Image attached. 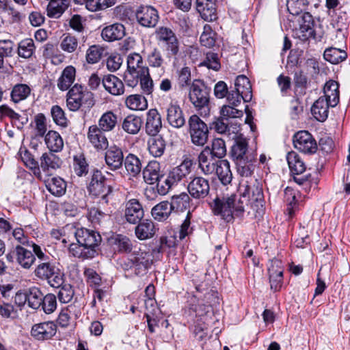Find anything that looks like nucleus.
I'll return each instance as SVG.
<instances>
[{
  "label": "nucleus",
  "mask_w": 350,
  "mask_h": 350,
  "mask_svg": "<svg viewBox=\"0 0 350 350\" xmlns=\"http://www.w3.org/2000/svg\"><path fill=\"white\" fill-rule=\"evenodd\" d=\"M234 140L231 147V156L236 164L238 174L243 177L251 176L256 161V151L248 146V139L241 134L232 136Z\"/></svg>",
  "instance_id": "f257e3e1"
},
{
  "label": "nucleus",
  "mask_w": 350,
  "mask_h": 350,
  "mask_svg": "<svg viewBox=\"0 0 350 350\" xmlns=\"http://www.w3.org/2000/svg\"><path fill=\"white\" fill-rule=\"evenodd\" d=\"M76 243L69 247L70 254L81 259L92 258L98 254V247L101 242L99 233L85 228H77L75 232Z\"/></svg>",
  "instance_id": "f03ea898"
},
{
  "label": "nucleus",
  "mask_w": 350,
  "mask_h": 350,
  "mask_svg": "<svg viewBox=\"0 0 350 350\" xmlns=\"http://www.w3.org/2000/svg\"><path fill=\"white\" fill-rule=\"evenodd\" d=\"M152 264V255L144 248L134 247L126 261L122 265L125 271H131L136 275H143Z\"/></svg>",
  "instance_id": "7ed1b4c3"
},
{
  "label": "nucleus",
  "mask_w": 350,
  "mask_h": 350,
  "mask_svg": "<svg viewBox=\"0 0 350 350\" xmlns=\"http://www.w3.org/2000/svg\"><path fill=\"white\" fill-rule=\"evenodd\" d=\"M201 296L198 295H189L187 297L185 312L189 315L202 317L208 312L209 306L219 304L217 293L209 291L204 295V304H199V299Z\"/></svg>",
  "instance_id": "20e7f679"
},
{
  "label": "nucleus",
  "mask_w": 350,
  "mask_h": 350,
  "mask_svg": "<svg viewBox=\"0 0 350 350\" xmlns=\"http://www.w3.org/2000/svg\"><path fill=\"white\" fill-rule=\"evenodd\" d=\"M33 274L41 280H46L52 287H59L64 282V274L51 260L38 262Z\"/></svg>",
  "instance_id": "39448f33"
},
{
  "label": "nucleus",
  "mask_w": 350,
  "mask_h": 350,
  "mask_svg": "<svg viewBox=\"0 0 350 350\" xmlns=\"http://www.w3.org/2000/svg\"><path fill=\"white\" fill-rule=\"evenodd\" d=\"M188 132L192 144L197 146H203L208 139V128L200 118L194 114L188 120Z\"/></svg>",
  "instance_id": "423d86ee"
},
{
  "label": "nucleus",
  "mask_w": 350,
  "mask_h": 350,
  "mask_svg": "<svg viewBox=\"0 0 350 350\" xmlns=\"http://www.w3.org/2000/svg\"><path fill=\"white\" fill-rule=\"evenodd\" d=\"M88 191L91 195L100 197L105 203H107L108 197L112 192V188L107 183V179L101 172L95 170L92 174Z\"/></svg>",
  "instance_id": "0eeeda50"
},
{
  "label": "nucleus",
  "mask_w": 350,
  "mask_h": 350,
  "mask_svg": "<svg viewBox=\"0 0 350 350\" xmlns=\"http://www.w3.org/2000/svg\"><path fill=\"white\" fill-rule=\"evenodd\" d=\"M157 40L165 44L168 56H176L179 52V42L174 31L167 27H159L155 31Z\"/></svg>",
  "instance_id": "6e6552de"
},
{
  "label": "nucleus",
  "mask_w": 350,
  "mask_h": 350,
  "mask_svg": "<svg viewBox=\"0 0 350 350\" xmlns=\"http://www.w3.org/2000/svg\"><path fill=\"white\" fill-rule=\"evenodd\" d=\"M189 99L193 106L200 109L208 106L209 93L207 88L200 81H194L189 92Z\"/></svg>",
  "instance_id": "1a4fd4ad"
},
{
  "label": "nucleus",
  "mask_w": 350,
  "mask_h": 350,
  "mask_svg": "<svg viewBox=\"0 0 350 350\" xmlns=\"http://www.w3.org/2000/svg\"><path fill=\"white\" fill-rule=\"evenodd\" d=\"M85 97L92 98V94L81 85L75 84L69 90L67 94V107L70 111H77L81 107Z\"/></svg>",
  "instance_id": "9d476101"
},
{
  "label": "nucleus",
  "mask_w": 350,
  "mask_h": 350,
  "mask_svg": "<svg viewBox=\"0 0 350 350\" xmlns=\"http://www.w3.org/2000/svg\"><path fill=\"white\" fill-rule=\"evenodd\" d=\"M293 144L296 149L305 154H314L318 149L316 140L306 131H300L294 135Z\"/></svg>",
  "instance_id": "9b49d317"
},
{
  "label": "nucleus",
  "mask_w": 350,
  "mask_h": 350,
  "mask_svg": "<svg viewBox=\"0 0 350 350\" xmlns=\"http://www.w3.org/2000/svg\"><path fill=\"white\" fill-rule=\"evenodd\" d=\"M241 197L243 200H247V202L250 201L251 203L257 202L261 206L263 202V192L262 186L257 181V180H254L251 183H248L246 182L245 183H242L240 186V189L242 191Z\"/></svg>",
  "instance_id": "f8f14e48"
},
{
  "label": "nucleus",
  "mask_w": 350,
  "mask_h": 350,
  "mask_svg": "<svg viewBox=\"0 0 350 350\" xmlns=\"http://www.w3.org/2000/svg\"><path fill=\"white\" fill-rule=\"evenodd\" d=\"M135 16L142 26L148 28L154 27L159 19L158 11L150 5L139 6L135 12Z\"/></svg>",
  "instance_id": "ddd939ff"
},
{
  "label": "nucleus",
  "mask_w": 350,
  "mask_h": 350,
  "mask_svg": "<svg viewBox=\"0 0 350 350\" xmlns=\"http://www.w3.org/2000/svg\"><path fill=\"white\" fill-rule=\"evenodd\" d=\"M187 191L192 198L204 199L209 193V181L202 176L193 177L187 185Z\"/></svg>",
  "instance_id": "4468645a"
},
{
  "label": "nucleus",
  "mask_w": 350,
  "mask_h": 350,
  "mask_svg": "<svg viewBox=\"0 0 350 350\" xmlns=\"http://www.w3.org/2000/svg\"><path fill=\"white\" fill-rule=\"evenodd\" d=\"M210 128L218 133L226 135L230 137L236 136L239 131V124L237 121L230 122L228 119L223 117L221 114L211 122Z\"/></svg>",
  "instance_id": "2eb2a0df"
},
{
  "label": "nucleus",
  "mask_w": 350,
  "mask_h": 350,
  "mask_svg": "<svg viewBox=\"0 0 350 350\" xmlns=\"http://www.w3.org/2000/svg\"><path fill=\"white\" fill-rule=\"evenodd\" d=\"M232 198H228V196L221 198L217 197L214 200L213 206V212L215 215H219L227 222L232 221V213L230 208V205L233 204Z\"/></svg>",
  "instance_id": "dca6fc26"
},
{
  "label": "nucleus",
  "mask_w": 350,
  "mask_h": 350,
  "mask_svg": "<svg viewBox=\"0 0 350 350\" xmlns=\"http://www.w3.org/2000/svg\"><path fill=\"white\" fill-rule=\"evenodd\" d=\"M162 129L161 115L157 109H150L146 115L145 131L150 136L155 137Z\"/></svg>",
  "instance_id": "f3484780"
},
{
  "label": "nucleus",
  "mask_w": 350,
  "mask_h": 350,
  "mask_svg": "<svg viewBox=\"0 0 350 350\" xmlns=\"http://www.w3.org/2000/svg\"><path fill=\"white\" fill-rule=\"evenodd\" d=\"M144 215L143 207L136 199L129 200L125 204L124 217L127 222L138 224Z\"/></svg>",
  "instance_id": "a211bd4d"
},
{
  "label": "nucleus",
  "mask_w": 350,
  "mask_h": 350,
  "mask_svg": "<svg viewBox=\"0 0 350 350\" xmlns=\"http://www.w3.org/2000/svg\"><path fill=\"white\" fill-rule=\"evenodd\" d=\"M57 325L53 321L43 322L34 325L31 330V336L37 340H49L54 336Z\"/></svg>",
  "instance_id": "6ab92c4d"
},
{
  "label": "nucleus",
  "mask_w": 350,
  "mask_h": 350,
  "mask_svg": "<svg viewBox=\"0 0 350 350\" xmlns=\"http://www.w3.org/2000/svg\"><path fill=\"white\" fill-rule=\"evenodd\" d=\"M124 160L122 150L116 145L110 146L105 152V163L111 170L116 171L120 169Z\"/></svg>",
  "instance_id": "aec40b11"
},
{
  "label": "nucleus",
  "mask_w": 350,
  "mask_h": 350,
  "mask_svg": "<svg viewBox=\"0 0 350 350\" xmlns=\"http://www.w3.org/2000/svg\"><path fill=\"white\" fill-rule=\"evenodd\" d=\"M104 131L98 128L97 125H92L88 129L87 137L89 142L98 151L107 149L108 140L104 134Z\"/></svg>",
  "instance_id": "412c9836"
},
{
  "label": "nucleus",
  "mask_w": 350,
  "mask_h": 350,
  "mask_svg": "<svg viewBox=\"0 0 350 350\" xmlns=\"http://www.w3.org/2000/svg\"><path fill=\"white\" fill-rule=\"evenodd\" d=\"M193 162L190 159H185L179 165L173 167L166 176L172 184L177 185L183 178L191 172Z\"/></svg>",
  "instance_id": "4be33fe9"
},
{
  "label": "nucleus",
  "mask_w": 350,
  "mask_h": 350,
  "mask_svg": "<svg viewBox=\"0 0 350 350\" xmlns=\"http://www.w3.org/2000/svg\"><path fill=\"white\" fill-rule=\"evenodd\" d=\"M210 153L208 148H205L198 156L199 167L206 175L213 174L219 161H221V159L210 155Z\"/></svg>",
  "instance_id": "5701e85b"
},
{
  "label": "nucleus",
  "mask_w": 350,
  "mask_h": 350,
  "mask_svg": "<svg viewBox=\"0 0 350 350\" xmlns=\"http://www.w3.org/2000/svg\"><path fill=\"white\" fill-rule=\"evenodd\" d=\"M195 5L196 10L204 21H213L217 19L215 0H196Z\"/></svg>",
  "instance_id": "b1692460"
},
{
  "label": "nucleus",
  "mask_w": 350,
  "mask_h": 350,
  "mask_svg": "<svg viewBox=\"0 0 350 350\" xmlns=\"http://www.w3.org/2000/svg\"><path fill=\"white\" fill-rule=\"evenodd\" d=\"M167 120L172 127L180 129L185 124L183 111L177 103H170L167 109Z\"/></svg>",
  "instance_id": "393cba45"
},
{
  "label": "nucleus",
  "mask_w": 350,
  "mask_h": 350,
  "mask_svg": "<svg viewBox=\"0 0 350 350\" xmlns=\"http://www.w3.org/2000/svg\"><path fill=\"white\" fill-rule=\"evenodd\" d=\"M143 178L147 184L154 185L161 178H163V171L161 165L157 161H151L145 167L142 172Z\"/></svg>",
  "instance_id": "a878e982"
},
{
  "label": "nucleus",
  "mask_w": 350,
  "mask_h": 350,
  "mask_svg": "<svg viewBox=\"0 0 350 350\" xmlns=\"http://www.w3.org/2000/svg\"><path fill=\"white\" fill-rule=\"evenodd\" d=\"M43 297V294L40 289L36 287H33L30 288L24 294L21 293L16 295V299H25V301H27L28 306L30 308L33 309H38L42 305Z\"/></svg>",
  "instance_id": "bb28decb"
},
{
  "label": "nucleus",
  "mask_w": 350,
  "mask_h": 350,
  "mask_svg": "<svg viewBox=\"0 0 350 350\" xmlns=\"http://www.w3.org/2000/svg\"><path fill=\"white\" fill-rule=\"evenodd\" d=\"M102 84L105 90L112 95H121L124 92L122 81L113 75H105L102 79Z\"/></svg>",
  "instance_id": "cd10ccee"
},
{
  "label": "nucleus",
  "mask_w": 350,
  "mask_h": 350,
  "mask_svg": "<svg viewBox=\"0 0 350 350\" xmlns=\"http://www.w3.org/2000/svg\"><path fill=\"white\" fill-rule=\"evenodd\" d=\"M14 254L17 263L24 269H30L35 262L36 257L33 254L20 245L15 247Z\"/></svg>",
  "instance_id": "c85d7f7f"
},
{
  "label": "nucleus",
  "mask_w": 350,
  "mask_h": 350,
  "mask_svg": "<svg viewBox=\"0 0 350 350\" xmlns=\"http://www.w3.org/2000/svg\"><path fill=\"white\" fill-rule=\"evenodd\" d=\"M101 36L108 42L121 40L125 36L124 26L120 23L107 26L102 30Z\"/></svg>",
  "instance_id": "c756f323"
},
{
  "label": "nucleus",
  "mask_w": 350,
  "mask_h": 350,
  "mask_svg": "<svg viewBox=\"0 0 350 350\" xmlns=\"http://www.w3.org/2000/svg\"><path fill=\"white\" fill-rule=\"evenodd\" d=\"M142 118L134 114H129L126 116L122 122V129L129 135L137 134L142 126Z\"/></svg>",
  "instance_id": "7c9ffc66"
},
{
  "label": "nucleus",
  "mask_w": 350,
  "mask_h": 350,
  "mask_svg": "<svg viewBox=\"0 0 350 350\" xmlns=\"http://www.w3.org/2000/svg\"><path fill=\"white\" fill-rule=\"evenodd\" d=\"M236 91L241 94L244 102H250L252 98V91L250 81L245 75H239L235 81Z\"/></svg>",
  "instance_id": "2f4dec72"
},
{
  "label": "nucleus",
  "mask_w": 350,
  "mask_h": 350,
  "mask_svg": "<svg viewBox=\"0 0 350 350\" xmlns=\"http://www.w3.org/2000/svg\"><path fill=\"white\" fill-rule=\"evenodd\" d=\"M330 106L329 102L324 98V97H320L313 104L311 108V112L318 121L323 122L328 117V109Z\"/></svg>",
  "instance_id": "473e14b6"
},
{
  "label": "nucleus",
  "mask_w": 350,
  "mask_h": 350,
  "mask_svg": "<svg viewBox=\"0 0 350 350\" xmlns=\"http://www.w3.org/2000/svg\"><path fill=\"white\" fill-rule=\"evenodd\" d=\"M135 235L140 240L152 238L155 234L154 223L149 219H145L135 227Z\"/></svg>",
  "instance_id": "72a5a7b5"
},
{
  "label": "nucleus",
  "mask_w": 350,
  "mask_h": 350,
  "mask_svg": "<svg viewBox=\"0 0 350 350\" xmlns=\"http://www.w3.org/2000/svg\"><path fill=\"white\" fill-rule=\"evenodd\" d=\"M338 83L333 80L327 81L323 88L325 99L329 102L330 107H335L339 101Z\"/></svg>",
  "instance_id": "f704fd0d"
},
{
  "label": "nucleus",
  "mask_w": 350,
  "mask_h": 350,
  "mask_svg": "<svg viewBox=\"0 0 350 350\" xmlns=\"http://www.w3.org/2000/svg\"><path fill=\"white\" fill-rule=\"evenodd\" d=\"M45 144L49 150L53 152L61 151L64 147V141L58 132L49 131L44 137Z\"/></svg>",
  "instance_id": "c9c22d12"
},
{
  "label": "nucleus",
  "mask_w": 350,
  "mask_h": 350,
  "mask_svg": "<svg viewBox=\"0 0 350 350\" xmlns=\"http://www.w3.org/2000/svg\"><path fill=\"white\" fill-rule=\"evenodd\" d=\"M61 163L60 159L51 151L42 154L40 161V167L44 172L59 168Z\"/></svg>",
  "instance_id": "e433bc0d"
},
{
  "label": "nucleus",
  "mask_w": 350,
  "mask_h": 350,
  "mask_svg": "<svg viewBox=\"0 0 350 350\" xmlns=\"http://www.w3.org/2000/svg\"><path fill=\"white\" fill-rule=\"evenodd\" d=\"M76 70L75 67L69 66L62 71V75L57 81V88L62 91L67 90L74 83Z\"/></svg>",
  "instance_id": "4c0bfd02"
},
{
  "label": "nucleus",
  "mask_w": 350,
  "mask_h": 350,
  "mask_svg": "<svg viewBox=\"0 0 350 350\" xmlns=\"http://www.w3.org/2000/svg\"><path fill=\"white\" fill-rule=\"evenodd\" d=\"M47 15L49 17L58 18L68 8L70 0H49Z\"/></svg>",
  "instance_id": "58836bf2"
},
{
  "label": "nucleus",
  "mask_w": 350,
  "mask_h": 350,
  "mask_svg": "<svg viewBox=\"0 0 350 350\" xmlns=\"http://www.w3.org/2000/svg\"><path fill=\"white\" fill-rule=\"evenodd\" d=\"M117 124V115L112 111H107L98 120V128L105 132H109L116 128Z\"/></svg>",
  "instance_id": "ea45409f"
},
{
  "label": "nucleus",
  "mask_w": 350,
  "mask_h": 350,
  "mask_svg": "<svg viewBox=\"0 0 350 350\" xmlns=\"http://www.w3.org/2000/svg\"><path fill=\"white\" fill-rule=\"evenodd\" d=\"M286 160L289 169L293 174L298 175L305 172V163L297 152L294 151L288 152Z\"/></svg>",
  "instance_id": "a19ab883"
},
{
  "label": "nucleus",
  "mask_w": 350,
  "mask_h": 350,
  "mask_svg": "<svg viewBox=\"0 0 350 350\" xmlns=\"http://www.w3.org/2000/svg\"><path fill=\"white\" fill-rule=\"evenodd\" d=\"M221 183L226 185L231 183L232 174L230 169V163L227 160H221L215 168V172Z\"/></svg>",
  "instance_id": "79ce46f5"
},
{
  "label": "nucleus",
  "mask_w": 350,
  "mask_h": 350,
  "mask_svg": "<svg viewBox=\"0 0 350 350\" xmlns=\"http://www.w3.org/2000/svg\"><path fill=\"white\" fill-rule=\"evenodd\" d=\"M124 167L130 176L136 177L141 172L142 163L133 154H129L124 160Z\"/></svg>",
  "instance_id": "37998d69"
},
{
  "label": "nucleus",
  "mask_w": 350,
  "mask_h": 350,
  "mask_svg": "<svg viewBox=\"0 0 350 350\" xmlns=\"http://www.w3.org/2000/svg\"><path fill=\"white\" fill-rule=\"evenodd\" d=\"M170 202L163 201L155 205L151 211L152 216L154 219L162 221L166 220L172 213Z\"/></svg>",
  "instance_id": "c03bdc74"
},
{
  "label": "nucleus",
  "mask_w": 350,
  "mask_h": 350,
  "mask_svg": "<svg viewBox=\"0 0 350 350\" xmlns=\"http://www.w3.org/2000/svg\"><path fill=\"white\" fill-rule=\"evenodd\" d=\"M66 183L60 177H53L47 180L46 187L55 196H63L66 191Z\"/></svg>",
  "instance_id": "a18cd8bd"
},
{
  "label": "nucleus",
  "mask_w": 350,
  "mask_h": 350,
  "mask_svg": "<svg viewBox=\"0 0 350 350\" xmlns=\"http://www.w3.org/2000/svg\"><path fill=\"white\" fill-rule=\"evenodd\" d=\"M36 51L34 41L31 38H25L18 44L17 53L23 59L31 58Z\"/></svg>",
  "instance_id": "49530a36"
},
{
  "label": "nucleus",
  "mask_w": 350,
  "mask_h": 350,
  "mask_svg": "<svg viewBox=\"0 0 350 350\" xmlns=\"http://www.w3.org/2000/svg\"><path fill=\"white\" fill-rule=\"evenodd\" d=\"M165 142L161 136H155L148 140V150L154 157L162 156L165 150Z\"/></svg>",
  "instance_id": "de8ad7c7"
},
{
  "label": "nucleus",
  "mask_w": 350,
  "mask_h": 350,
  "mask_svg": "<svg viewBox=\"0 0 350 350\" xmlns=\"http://www.w3.org/2000/svg\"><path fill=\"white\" fill-rule=\"evenodd\" d=\"M189 196L183 192L178 196H173L170 204L172 211L183 212L189 206Z\"/></svg>",
  "instance_id": "09e8293b"
},
{
  "label": "nucleus",
  "mask_w": 350,
  "mask_h": 350,
  "mask_svg": "<svg viewBox=\"0 0 350 350\" xmlns=\"http://www.w3.org/2000/svg\"><path fill=\"white\" fill-rule=\"evenodd\" d=\"M31 93L30 88L23 83H18L12 88L10 92L11 100L14 103H18L25 100Z\"/></svg>",
  "instance_id": "8fccbe9b"
},
{
  "label": "nucleus",
  "mask_w": 350,
  "mask_h": 350,
  "mask_svg": "<svg viewBox=\"0 0 350 350\" xmlns=\"http://www.w3.org/2000/svg\"><path fill=\"white\" fill-rule=\"evenodd\" d=\"M126 106L131 110L144 111L148 107L146 98L139 94L129 96L125 100Z\"/></svg>",
  "instance_id": "3c124183"
},
{
  "label": "nucleus",
  "mask_w": 350,
  "mask_h": 350,
  "mask_svg": "<svg viewBox=\"0 0 350 350\" xmlns=\"http://www.w3.org/2000/svg\"><path fill=\"white\" fill-rule=\"evenodd\" d=\"M324 59L334 64H337L344 61L347 57V53L338 48L330 47L326 49L323 53Z\"/></svg>",
  "instance_id": "603ef678"
},
{
  "label": "nucleus",
  "mask_w": 350,
  "mask_h": 350,
  "mask_svg": "<svg viewBox=\"0 0 350 350\" xmlns=\"http://www.w3.org/2000/svg\"><path fill=\"white\" fill-rule=\"evenodd\" d=\"M148 62L150 67L158 68L159 77L165 72V68L163 66L164 59L161 52L157 49H154L148 55Z\"/></svg>",
  "instance_id": "864d4df0"
},
{
  "label": "nucleus",
  "mask_w": 350,
  "mask_h": 350,
  "mask_svg": "<svg viewBox=\"0 0 350 350\" xmlns=\"http://www.w3.org/2000/svg\"><path fill=\"white\" fill-rule=\"evenodd\" d=\"M143 59L139 53H131L127 57V68L129 72H136L138 76L142 73L144 68H148L143 66Z\"/></svg>",
  "instance_id": "5fc2aeb1"
},
{
  "label": "nucleus",
  "mask_w": 350,
  "mask_h": 350,
  "mask_svg": "<svg viewBox=\"0 0 350 350\" xmlns=\"http://www.w3.org/2000/svg\"><path fill=\"white\" fill-rule=\"evenodd\" d=\"M228 198H232L234 201L233 204L230 206L232 211L233 220L234 217H240L243 214L245 206L247 204V200H243L241 194H232L228 196Z\"/></svg>",
  "instance_id": "6e6d98bb"
},
{
  "label": "nucleus",
  "mask_w": 350,
  "mask_h": 350,
  "mask_svg": "<svg viewBox=\"0 0 350 350\" xmlns=\"http://www.w3.org/2000/svg\"><path fill=\"white\" fill-rule=\"evenodd\" d=\"M139 76L140 86L142 92L147 94L150 95L154 89L153 81L150 76L148 68H144Z\"/></svg>",
  "instance_id": "4d7b16f0"
},
{
  "label": "nucleus",
  "mask_w": 350,
  "mask_h": 350,
  "mask_svg": "<svg viewBox=\"0 0 350 350\" xmlns=\"http://www.w3.org/2000/svg\"><path fill=\"white\" fill-rule=\"evenodd\" d=\"M211 152L210 155L219 159L224 157L226 154V148L224 140L220 138L213 139L211 148L206 146Z\"/></svg>",
  "instance_id": "13d9d810"
},
{
  "label": "nucleus",
  "mask_w": 350,
  "mask_h": 350,
  "mask_svg": "<svg viewBox=\"0 0 350 350\" xmlns=\"http://www.w3.org/2000/svg\"><path fill=\"white\" fill-rule=\"evenodd\" d=\"M297 191L291 187H287L284 190V200L287 204V212L290 217L294 214V209L297 206Z\"/></svg>",
  "instance_id": "bf43d9fd"
},
{
  "label": "nucleus",
  "mask_w": 350,
  "mask_h": 350,
  "mask_svg": "<svg viewBox=\"0 0 350 350\" xmlns=\"http://www.w3.org/2000/svg\"><path fill=\"white\" fill-rule=\"evenodd\" d=\"M114 245L120 252L129 253L134 250L131 241L126 236L118 234L114 239Z\"/></svg>",
  "instance_id": "052dcab7"
},
{
  "label": "nucleus",
  "mask_w": 350,
  "mask_h": 350,
  "mask_svg": "<svg viewBox=\"0 0 350 350\" xmlns=\"http://www.w3.org/2000/svg\"><path fill=\"white\" fill-rule=\"evenodd\" d=\"M116 0H88L86 8L92 12L103 10L115 5Z\"/></svg>",
  "instance_id": "680f3d73"
},
{
  "label": "nucleus",
  "mask_w": 350,
  "mask_h": 350,
  "mask_svg": "<svg viewBox=\"0 0 350 350\" xmlns=\"http://www.w3.org/2000/svg\"><path fill=\"white\" fill-rule=\"evenodd\" d=\"M300 29L302 32L308 33V36H312L314 33V20L312 16L309 12H304L301 16L299 21Z\"/></svg>",
  "instance_id": "e2e57ef3"
},
{
  "label": "nucleus",
  "mask_w": 350,
  "mask_h": 350,
  "mask_svg": "<svg viewBox=\"0 0 350 350\" xmlns=\"http://www.w3.org/2000/svg\"><path fill=\"white\" fill-rule=\"evenodd\" d=\"M104 49L98 45H92L86 51V61L88 64H94L98 62L103 54Z\"/></svg>",
  "instance_id": "0e129e2a"
},
{
  "label": "nucleus",
  "mask_w": 350,
  "mask_h": 350,
  "mask_svg": "<svg viewBox=\"0 0 350 350\" xmlns=\"http://www.w3.org/2000/svg\"><path fill=\"white\" fill-rule=\"evenodd\" d=\"M215 33L212 30L208 25L204 27V31L200 36V41L202 45L211 48L214 46L215 43Z\"/></svg>",
  "instance_id": "69168bd1"
},
{
  "label": "nucleus",
  "mask_w": 350,
  "mask_h": 350,
  "mask_svg": "<svg viewBox=\"0 0 350 350\" xmlns=\"http://www.w3.org/2000/svg\"><path fill=\"white\" fill-rule=\"evenodd\" d=\"M51 113L53 120L56 124L62 127L67 126L68 120L65 116L64 111L59 106H53L51 109Z\"/></svg>",
  "instance_id": "338daca9"
},
{
  "label": "nucleus",
  "mask_w": 350,
  "mask_h": 350,
  "mask_svg": "<svg viewBox=\"0 0 350 350\" xmlns=\"http://www.w3.org/2000/svg\"><path fill=\"white\" fill-rule=\"evenodd\" d=\"M59 288L57 297L60 302L62 303H68L70 302L73 296H74V291L72 287L69 284H62Z\"/></svg>",
  "instance_id": "774afa93"
}]
</instances>
